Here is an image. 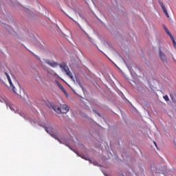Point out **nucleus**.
Wrapping results in <instances>:
<instances>
[{"label":"nucleus","instance_id":"nucleus-5","mask_svg":"<svg viewBox=\"0 0 176 176\" xmlns=\"http://www.w3.org/2000/svg\"><path fill=\"white\" fill-rule=\"evenodd\" d=\"M55 83L58 85V88L61 89V91H63V94H67V92H66V90L65 89L64 87H63V85L60 83L58 80H55Z\"/></svg>","mask_w":176,"mask_h":176},{"label":"nucleus","instance_id":"nucleus-8","mask_svg":"<svg viewBox=\"0 0 176 176\" xmlns=\"http://www.w3.org/2000/svg\"><path fill=\"white\" fill-rule=\"evenodd\" d=\"M50 135H51L52 138H55L56 140H57L58 141V142H60V144H62L61 140H60L59 139H58V136H57L56 134H54V133H50Z\"/></svg>","mask_w":176,"mask_h":176},{"label":"nucleus","instance_id":"nucleus-16","mask_svg":"<svg viewBox=\"0 0 176 176\" xmlns=\"http://www.w3.org/2000/svg\"><path fill=\"white\" fill-rule=\"evenodd\" d=\"M153 144H155V146H156V147H157L156 142H153Z\"/></svg>","mask_w":176,"mask_h":176},{"label":"nucleus","instance_id":"nucleus-14","mask_svg":"<svg viewBox=\"0 0 176 176\" xmlns=\"http://www.w3.org/2000/svg\"><path fill=\"white\" fill-rule=\"evenodd\" d=\"M45 131H47V133H49V130H48V129L47 128V129H45Z\"/></svg>","mask_w":176,"mask_h":176},{"label":"nucleus","instance_id":"nucleus-4","mask_svg":"<svg viewBox=\"0 0 176 176\" xmlns=\"http://www.w3.org/2000/svg\"><path fill=\"white\" fill-rule=\"evenodd\" d=\"M6 76L8 78V81H9V84L10 85L12 91H14V93H16V91H15V87H14V85H12V80L10 79V76H9V74H8V73L6 72Z\"/></svg>","mask_w":176,"mask_h":176},{"label":"nucleus","instance_id":"nucleus-17","mask_svg":"<svg viewBox=\"0 0 176 176\" xmlns=\"http://www.w3.org/2000/svg\"><path fill=\"white\" fill-rule=\"evenodd\" d=\"M97 115H99V116H100V114H99V113H97Z\"/></svg>","mask_w":176,"mask_h":176},{"label":"nucleus","instance_id":"nucleus-6","mask_svg":"<svg viewBox=\"0 0 176 176\" xmlns=\"http://www.w3.org/2000/svg\"><path fill=\"white\" fill-rule=\"evenodd\" d=\"M160 58H161L162 61H163V63H166L167 61L166 55H164L162 51H160Z\"/></svg>","mask_w":176,"mask_h":176},{"label":"nucleus","instance_id":"nucleus-12","mask_svg":"<svg viewBox=\"0 0 176 176\" xmlns=\"http://www.w3.org/2000/svg\"><path fill=\"white\" fill-rule=\"evenodd\" d=\"M170 39H172L173 45L174 46V47L176 48V42H175V40H174V38H173V37H170Z\"/></svg>","mask_w":176,"mask_h":176},{"label":"nucleus","instance_id":"nucleus-1","mask_svg":"<svg viewBox=\"0 0 176 176\" xmlns=\"http://www.w3.org/2000/svg\"><path fill=\"white\" fill-rule=\"evenodd\" d=\"M45 63H47V65L52 67V68H56L58 66L60 67V68L63 69V72H66V74L68 76V77H69V78H71V80L74 82V76H72V73L69 71V69H68V66L65 63L58 64L55 61L45 60Z\"/></svg>","mask_w":176,"mask_h":176},{"label":"nucleus","instance_id":"nucleus-9","mask_svg":"<svg viewBox=\"0 0 176 176\" xmlns=\"http://www.w3.org/2000/svg\"><path fill=\"white\" fill-rule=\"evenodd\" d=\"M0 102H1V103H6V104H9V103L6 100V99H4V98H1V97H0Z\"/></svg>","mask_w":176,"mask_h":176},{"label":"nucleus","instance_id":"nucleus-13","mask_svg":"<svg viewBox=\"0 0 176 176\" xmlns=\"http://www.w3.org/2000/svg\"><path fill=\"white\" fill-rule=\"evenodd\" d=\"M163 98H164V100H166V102L169 101V98L168 97L167 95L163 96Z\"/></svg>","mask_w":176,"mask_h":176},{"label":"nucleus","instance_id":"nucleus-11","mask_svg":"<svg viewBox=\"0 0 176 176\" xmlns=\"http://www.w3.org/2000/svg\"><path fill=\"white\" fill-rule=\"evenodd\" d=\"M89 162H90V164H93L94 166H97L98 165V162L96 161L92 162L91 160H89Z\"/></svg>","mask_w":176,"mask_h":176},{"label":"nucleus","instance_id":"nucleus-7","mask_svg":"<svg viewBox=\"0 0 176 176\" xmlns=\"http://www.w3.org/2000/svg\"><path fill=\"white\" fill-rule=\"evenodd\" d=\"M164 31H166V34L169 36V38H172V33H170V32H169V30H168V28L166 27H164Z\"/></svg>","mask_w":176,"mask_h":176},{"label":"nucleus","instance_id":"nucleus-2","mask_svg":"<svg viewBox=\"0 0 176 176\" xmlns=\"http://www.w3.org/2000/svg\"><path fill=\"white\" fill-rule=\"evenodd\" d=\"M52 109L58 113H67L68 112V107L66 104L61 105L60 107L54 105Z\"/></svg>","mask_w":176,"mask_h":176},{"label":"nucleus","instance_id":"nucleus-3","mask_svg":"<svg viewBox=\"0 0 176 176\" xmlns=\"http://www.w3.org/2000/svg\"><path fill=\"white\" fill-rule=\"evenodd\" d=\"M159 3L162 8V10H163V12L166 15V18L169 19V14H168L167 9L166 8V6H164V5L163 4V3L161 1H159Z\"/></svg>","mask_w":176,"mask_h":176},{"label":"nucleus","instance_id":"nucleus-10","mask_svg":"<svg viewBox=\"0 0 176 176\" xmlns=\"http://www.w3.org/2000/svg\"><path fill=\"white\" fill-rule=\"evenodd\" d=\"M6 107L10 108L11 111H15V109L12 107V104H10V103H6Z\"/></svg>","mask_w":176,"mask_h":176},{"label":"nucleus","instance_id":"nucleus-15","mask_svg":"<svg viewBox=\"0 0 176 176\" xmlns=\"http://www.w3.org/2000/svg\"><path fill=\"white\" fill-rule=\"evenodd\" d=\"M82 158L85 160H87V158H85V157H82Z\"/></svg>","mask_w":176,"mask_h":176}]
</instances>
